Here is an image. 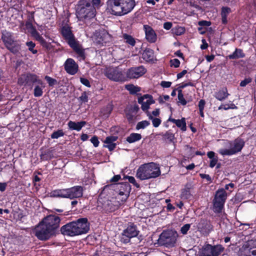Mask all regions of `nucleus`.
I'll return each mask as SVG.
<instances>
[{
    "label": "nucleus",
    "instance_id": "nucleus-1",
    "mask_svg": "<svg viewBox=\"0 0 256 256\" xmlns=\"http://www.w3.org/2000/svg\"><path fill=\"white\" fill-rule=\"evenodd\" d=\"M106 11L115 16H122L130 12L136 6L134 0H108Z\"/></svg>",
    "mask_w": 256,
    "mask_h": 256
},
{
    "label": "nucleus",
    "instance_id": "nucleus-2",
    "mask_svg": "<svg viewBox=\"0 0 256 256\" xmlns=\"http://www.w3.org/2000/svg\"><path fill=\"white\" fill-rule=\"evenodd\" d=\"M90 229L86 218H80L70 222L60 228L62 234L74 236L86 233Z\"/></svg>",
    "mask_w": 256,
    "mask_h": 256
},
{
    "label": "nucleus",
    "instance_id": "nucleus-3",
    "mask_svg": "<svg viewBox=\"0 0 256 256\" xmlns=\"http://www.w3.org/2000/svg\"><path fill=\"white\" fill-rule=\"evenodd\" d=\"M96 10L90 0H80L76 8V15L80 20L90 19L95 16Z\"/></svg>",
    "mask_w": 256,
    "mask_h": 256
},
{
    "label": "nucleus",
    "instance_id": "nucleus-4",
    "mask_svg": "<svg viewBox=\"0 0 256 256\" xmlns=\"http://www.w3.org/2000/svg\"><path fill=\"white\" fill-rule=\"evenodd\" d=\"M160 174L158 164L150 162L142 165L137 170L136 177L141 180L156 178Z\"/></svg>",
    "mask_w": 256,
    "mask_h": 256
},
{
    "label": "nucleus",
    "instance_id": "nucleus-5",
    "mask_svg": "<svg viewBox=\"0 0 256 256\" xmlns=\"http://www.w3.org/2000/svg\"><path fill=\"white\" fill-rule=\"evenodd\" d=\"M61 32L64 39L68 44L76 52L82 60L84 59V53L81 46L76 41L74 34H72L70 28L66 25L62 28Z\"/></svg>",
    "mask_w": 256,
    "mask_h": 256
},
{
    "label": "nucleus",
    "instance_id": "nucleus-6",
    "mask_svg": "<svg viewBox=\"0 0 256 256\" xmlns=\"http://www.w3.org/2000/svg\"><path fill=\"white\" fill-rule=\"evenodd\" d=\"M104 74L113 82H123L126 81L125 69L120 66L107 67L104 70Z\"/></svg>",
    "mask_w": 256,
    "mask_h": 256
},
{
    "label": "nucleus",
    "instance_id": "nucleus-7",
    "mask_svg": "<svg viewBox=\"0 0 256 256\" xmlns=\"http://www.w3.org/2000/svg\"><path fill=\"white\" fill-rule=\"evenodd\" d=\"M178 236V234L175 230H164L160 236L158 244L166 247H172L176 242Z\"/></svg>",
    "mask_w": 256,
    "mask_h": 256
},
{
    "label": "nucleus",
    "instance_id": "nucleus-8",
    "mask_svg": "<svg viewBox=\"0 0 256 256\" xmlns=\"http://www.w3.org/2000/svg\"><path fill=\"white\" fill-rule=\"evenodd\" d=\"M2 40L6 48L14 54L20 53V46L19 42L15 40L12 34L7 31L2 32Z\"/></svg>",
    "mask_w": 256,
    "mask_h": 256
},
{
    "label": "nucleus",
    "instance_id": "nucleus-9",
    "mask_svg": "<svg viewBox=\"0 0 256 256\" xmlns=\"http://www.w3.org/2000/svg\"><path fill=\"white\" fill-rule=\"evenodd\" d=\"M244 145V142L241 138H238L230 142V148H221L218 152L222 156H232L241 151Z\"/></svg>",
    "mask_w": 256,
    "mask_h": 256
},
{
    "label": "nucleus",
    "instance_id": "nucleus-10",
    "mask_svg": "<svg viewBox=\"0 0 256 256\" xmlns=\"http://www.w3.org/2000/svg\"><path fill=\"white\" fill-rule=\"evenodd\" d=\"M226 198L227 194L224 189H219L216 191L213 200V210L215 212H222Z\"/></svg>",
    "mask_w": 256,
    "mask_h": 256
},
{
    "label": "nucleus",
    "instance_id": "nucleus-11",
    "mask_svg": "<svg viewBox=\"0 0 256 256\" xmlns=\"http://www.w3.org/2000/svg\"><path fill=\"white\" fill-rule=\"evenodd\" d=\"M34 232L38 238L41 240H47L52 235L54 234L42 222H40L35 228Z\"/></svg>",
    "mask_w": 256,
    "mask_h": 256
},
{
    "label": "nucleus",
    "instance_id": "nucleus-12",
    "mask_svg": "<svg viewBox=\"0 0 256 256\" xmlns=\"http://www.w3.org/2000/svg\"><path fill=\"white\" fill-rule=\"evenodd\" d=\"M224 250L221 245L204 246L200 252V256H218Z\"/></svg>",
    "mask_w": 256,
    "mask_h": 256
},
{
    "label": "nucleus",
    "instance_id": "nucleus-13",
    "mask_svg": "<svg viewBox=\"0 0 256 256\" xmlns=\"http://www.w3.org/2000/svg\"><path fill=\"white\" fill-rule=\"evenodd\" d=\"M34 82H37L40 85L42 84V82L38 79V76L34 74H22L18 80V83L20 85L30 86Z\"/></svg>",
    "mask_w": 256,
    "mask_h": 256
},
{
    "label": "nucleus",
    "instance_id": "nucleus-14",
    "mask_svg": "<svg viewBox=\"0 0 256 256\" xmlns=\"http://www.w3.org/2000/svg\"><path fill=\"white\" fill-rule=\"evenodd\" d=\"M60 219L55 215L50 214L42 220V222L55 234L56 230L59 227Z\"/></svg>",
    "mask_w": 256,
    "mask_h": 256
},
{
    "label": "nucleus",
    "instance_id": "nucleus-15",
    "mask_svg": "<svg viewBox=\"0 0 256 256\" xmlns=\"http://www.w3.org/2000/svg\"><path fill=\"white\" fill-rule=\"evenodd\" d=\"M138 232L139 231L137 230L136 226L134 224H130L124 230L120 240L126 244L130 242L131 238L136 236Z\"/></svg>",
    "mask_w": 256,
    "mask_h": 256
},
{
    "label": "nucleus",
    "instance_id": "nucleus-16",
    "mask_svg": "<svg viewBox=\"0 0 256 256\" xmlns=\"http://www.w3.org/2000/svg\"><path fill=\"white\" fill-rule=\"evenodd\" d=\"M146 72V69L143 66L131 68L126 72V80L128 79L138 78L143 76Z\"/></svg>",
    "mask_w": 256,
    "mask_h": 256
},
{
    "label": "nucleus",
    "instance_id": "nucleus-17",
    "mask_svg": "<svg viewBox=\"0 0 256 256\" xmlns=\"http://www.w3.org/2000/svg\"><path fill=\"white\" fill-rule=\"evenodd\" d=\"M152 96L150 94H144V96L138 98V102L141 104V108L142 110L146 112H148L150 105L154 103Z\"/></svg>",
    "mask_w": 256,
    "mask_h": 256
},
{
    "label": "nucleus",
    "instance_id": "nucleus-18",
    "mask_svg": "<svg viewBox=\"0 0 256 256\" xmlns=\"http://www.w3.org/2000/svg\"><path fill=\"white\" fill-rule=\"evenodd\" d=\"M83 190V188L81 186H75L66 188L67 198L73 199L80 198L82 196Z\"/></svg>",
    "mask_w": 256,
    "mask_h": 256
},
{
    "label": "nucleus",
    "instance_id": "nucleus-19",
    "mask_svg": "<svg viewBox=\"0 0 256 256\" xmlns=\"http://www.w3.org/2000/svg\"><path fill=\"white\" fill-rule=\"evenodd\" d=\"M64 69L67 73L71 75L75 74L78 71V66L72 58H68L64 64Z\"/></svg>",
    "mask_w": 256,
    "mask_h": 256
},
{
    "label": "nucleus",
    "instance_id": "nucleus-20",
    "mask_svg": "<svg viewBox=\"0 0 256 256\" xmlns=\"http://www.w3.org/2000/svg\"><path fill=\"white\" fill-rule=\"evenodd\" d=\"M144 28L146 40L150 43L155 42L157 40V36L154 30L148 25H144Z\"/></svg>",
    "mask_w": 256,
    "mask_h": 256
},
{
    "label": "nucleus",
    "instance_id": "nucleus-21",
    "mask_svg": "<svg viewBox=\"0 0 256 256\" xmlns=\"http://www.w3.org/2000/svg\"><path fill=\"white\" fill-rule=\"evenodd\" d=\"M119 188V194L121 196H123L122 200L124 202L129 196V194L131 190L130 186L128 182L121 184H120Z\"/></svg>",
    "mask_w": 256,
    "mask_h": 256
},
{
    "label": "nucleus",
    "instance_id": "nucleus-22",
    "mask_svg": "<svg viewBox=\"0 0 256 256\" xmlns=\"http://www.w3.org/2000/svg\"><path fill=\"white\" fill-rule=\"evenodd\" d=\"M117 139L118 137L116 136H108L104 141L106 144L104 146L108 148L110 151L114 150L116 146V144L114 142Z\"/></svg>",
    "mask_w": 256,
    "mask_h": 256
},
{
    "label": "nucleus",
    "instance_id": "nucleus-23",
    "mask_svg": "<svg viewBox=\"0 0 256 256\" xmlns=\"http://www.w3.org/2000/svg\"><path fill=\"white\" fill-rule=\"evenodd\" d=\"M142 58L146 62H152L154 58V52L150 48H146L142 53Z\"/></svg>",
    "mask_w": 256,
    "mask_h": 256
},
{
    "label": "nucleus",
    "instance_id": "nucleus-24",
    "mask_svg": "<svg viewBox=\"0 0 256 256\" xmlns=\"http://www.w3.org/2000/svg\"><path fill=\"white\" fill-rule=\"evenodd\" d=\"M86 124V122L81 121L80 122H75L73 121H69L68 123V128L71 130H76L80 131L82 128Z\"/></svg>",
    "mask_w": 256,
    "mask_h": 256
},
{
    "label": "nucleus",
    "instance_id": "nucleus-25",
    "mask_svg": "<svg viewBox=\"0 0 256 256\" xmlns=\"http://www.w3.org/2000/svg\"><path fill=\"white\" fill-rule=\"evenodd\" d=\"M139 110V107L138 105H134L131 106L128 109H126V116L128 120H132L133 118L134 115L133 114H136Z\"/></svg>",
    "mask_w": 256,
    "mask_h": 256
},
{
    "label": "nucleus",
    "instance_id": "nucleus-26",
    "mask_svg": "<svg viewBox=\"0 0 256 256\" xmlns=\"http://www.w3.org/2000/svg\"><path fill=\"white\" fill-rule=\"evenodd\" d=\"M198 228L204 232L209 233L212 230V226L210 223L202 220L199 224Z\"/></svg>",
    "mask_w": 256,
    "mask_h": 256
},
{
    "label": "nucleus",
    "instance_id": "nucleus-27",
    "mask_svg": "<svg viewBox=\"0 0 256 256\" xmlns=\"http://www.w3.org/2000/svg\"><path fill=\"white\" fill-rule=\"evenodd\" d=\"M192 186L190 184H187L184 188L182 191V197L183 198L188 199L190 198L192 196L190 190Z\"/></svg>",
    "mask_w": 256,
    "mask_h": 256
},
{
    "label": "nucleus",
    "instance_id": "nucleus-28",
    "mask_svg": "<svg viewBox=\"0 0 256 256\" xmlns=\"http://www.w3.org/2000/svg\"><path fill=\"white\" fill-rule=\"evenodd\" d=\"M228 94L227 92L226 88H223L214 94V97L218 100L222 101L225 100L228 96Z\"/></svg>",
    "mask_w": 256,
    "mask_h": 256
},
{
    "label": "nucleus",
    "instance_id": "nucleus-29",
    "mask_svg": "<svg viewBox=\"0 0 256 256\" xmlns=\"http://www.w3.org/2000/svg\"><path fill=\"white\" fill-rule=\"evenodd\" d=\"M50 195L53 197H60L67 198V192L66 189L56 190L52 191Z\"/></svg>",
    "mask_w": 256,
    "mask_h": 256
},
{
    "label": "nucleus",
    "instance_id": "nucleus-30",
    "mask_svg": "<svg viewBox=\"0 0 256 256\" xmlns=\"http://www.w3.org/2000/svg\"><path fill=\"white\" fill-rule=\"evenodd\" d=\"M238 256H250V248L248 244H244L240 249Z\"/></svg>",
    "mask_w": 256,
    "mask_h": 256
},
{
    "label": "nucleus",
    "instance_id": "nucleus-31",
    "mask_svg": "<svg viewBox=\"0 0 256 256\" xmlns=\"http://www.w3.org/2000/svg\"><path fill=\"white\" fill-rule=\"evenodd\" d=\"M142 138L140 134L132 133L126 138V141L129 143H133L140 140Z\"/></svg>",
    "mask_w": 256,
    "mask_h": 256
},
{
    "label": "nucleus",
    "instance_id": "nucleus-32",
    "mask_svg": "<svg viewBox=\"0 0 256 256\" xmlns=\"http://www.w3.org/2000/svg\"><path fill=\"white\" fill-rule=\"evenodd\" d=\"M244 54L240 49L236 48L234 52L230 54L228 57L230 59H238L244 57Z\"/></svg>",
    "mask_w": 256,
    "mask_h": 256
},
{
    "label": "nucleus",
    "instance_id": "nucleus-33",
    "mask_svg": "<svg viewBox=\"0 0 256 256\" xmlns=\"http://www.w3.org/2000/svg\"><path fill=\"white\" fill-rule=\"evenodd\" d=\"M146 114L148 118L152 121L154 127H158L161 124V120L157 118H154L150 112H146Z\"/></svg>",
    "mask_w": 256,
    "mask_h": 256
},
{
    "label": "nucleus",
    "instance_id": "nucleus-34",
    "mask_svg": "<svg viewBox=\"0 0 256 256\" xmlns=\"http://www.w3.org/2000/svg\"><path fill=\"white\" fill-rule=\"evenodd\" d=\"M231 10L229 8L224 7L222 10V22L225 24L227 22V16L230 12Z\"/></svg>",
    "mask_w": 256,
    "mask_h": 256
},
{
    "label": "nucleus",
    "instance_id": "nucleus-35",
    "mask_svg": "<svg viewBox=\"0 0 256 256\" xmlns=\"http://www.w3.org/2000/svg\"><path fill=\"white\" fill-rule=\"evenodd\" d=\"M172 32L174 35L180 36L185 32V28L184 27L176 26L172 30Z\"/></svg>",
    "mask_w": 256,
    "mask_h": 256
},
{
    "label": "nucleus",
    "instance_id": "nucleus-36",
    "mask_svg": "<svg viewBox=\"0 0 256 256\" xmlns=\"http://www.w3.org/2000/svg\"><path fill=\"white\" fill-rule=\"evenodd\" d=\"M126 88L132 94H134L140 91V88L133 84H128L125 86Z\"/></svg>",
    "mask_w": 256,
    "mask_h": 256
},
{
    "label": "nucleus",
    "instance_id": "nucleus-37",
    "mask_svg": "<svg viewBox=\"0 0 256 256\" xmlns=\"http://www.w3.org/2000/svg\"><path fill=\"white\" fill-rule=\"evenodd\" d=\"M176 124L178 127L180 128L182 131L186 130V126L184 118H182L181 120H178Z\"/></svg>",
    "mask_w": 256,
    "mask_h": 256
},
{
    "label": "nucleus",
    "instance_id": "nucleus-38",
    "mask_svg": "<svg viewBox=\"0 0 256 256\" xmlns=\"http://www.w3.org/2000/svg\"><path fill=\"white\" fill-rule=\"evenodd\" d=\"M123 38L125 40L126 43L130 44L132 46H134L136 44L134 39L130 36L127 34H124L123 36Z\"/></svg>",
    "mask_w": 256,
    "mask_h": 256
},
{
    "label": "nucleus",
    "instance_id": "nucleus-39",
    "mask_svg": "<svg viewBox=\"0 0 256 256\" xmlns=\"http://www.w3.org/2000/svg\"><path fill=\"white\" fill-rule=\"evenodd\" d=\"M44 86H43V84L41 85V86H36L34 89V96L36 97H39L42 96L43 94L42 88H44Z\"/></svg>",
    "mask_w": 256,
    "mask_h": 256
},
{
    "label": "nucleus",
    "instance_id": "nucleus-40",
    "mask_svg": "<svg viewBox=\"0 0 256 256\" xmlns=\"http://www.w3.org/2000/svg\"><path fill=\"white\" fill-rule=\"evenodd\" d=\"M150 124L149 122L147 120H142L138 122L136 126V130L140 129H144L146 128V126H148Z\"/></svg>",
    "mask_w": 256,
    "mask_h": 256
},
{
    "label": "nucleus",
    "instance_id": "nucleus-41",
    "mask_svg": "<svg viewBox=\"0 0 256 256\" xmlns=\"http://www.w3.org/2000/svg\"><path fill=\"white\" fill-rule=\"evenodd\" d=\"M64 136V132H63L62 130H60L54 132L51 134L52 138H58L62 136Z\"/></svg>",
    "mask_w": 256,
    "mask_h": 256
},
{
    "label": "nucleus",
    "instance_id": "nucleus-42",
    "mask_svg": "<svg viewBox=\"0 0 256 256\" xmlns=\"http://www.w3.org/2000/svg\"><path fill=\"white\" fill-rule=\"evenodd\" d=\"M178 102L182 105L184 106L186 104L187 102L184 98V95L182 94V90H180L178 91Z\"/></svg>",
    "mask_w": 256,
    "mask_h": 256
},
{
    "label": "nucleus",
    "instance_id": "nucleus-43",
    "mask_svg": "<svg viewBox=\"0 0 256 256\" xmlns=\"http://www.w3.org/2000/svg\"><path fill=\"white\" fill-rule=\"evenodd\" d=\"M26 45L28 47V50L32 52V54H36L37 53V50H34V48L36 46L35 44L32 42H26Z\"/></svg>",
    "mask_w": 256,
    "mask_h": 256
},
{
    "label": "nucleus",
    "instance_id": "nucleus-44",
    "mask_svg": "<svg viewBox=\"0 0 256 256\" xmlns=\"http://www.w3.org/2000/svg\"><path fill=\"white\" fill-rule=\"evenodd\" d=\"M164 138L170 142H172L174 138V134L170 131L166 132L164 135Z\"/></svg>",
    "mask_w": 256,
    "mask_h": 256
},
{
    "label": "nucleus",
    "instance_id": "nucleus-45",
    "mask_svg": "<svg viewBox=\"0 0 256 256\" xmlns=\"http://www.w3.org/2000/svg\"><path fill=\"white\" fill-rule=\"evenodd\" d=\"M32 36L38 40L43 42L44 39L36 30H34L32 32Z\"/></svg>",
    "mask_w": 256,
    "mask_h": 256
},
{
    "label": "nucleus",
    "instance_id": "nucleus-46",
    "mask_svg": "<svg viewBox=\"0 0 256 256\" xmlns=\"http://www.w3.org/2000/svg\"><path fill=\"white\" fill-rule=\"evenodd\" d=\"M190 224H187L184 225L180 228V232L183 234H187L188 231L190 230Z\"/></svg>",
    "mask_w": 256,
    "mask_h": 256
},
{
    "label": "nucleus",
    "instance_id": "nucleus-47",
    "mask_svg": "<svg viewBox=\"0 0 256 256\" xmlns=\"http://www.w3.org/2000/svg\"><path fill=\"white\" fill-rule=\"evenodd\" d=\"M45 79L48 82L50 86H53L56 84V80L48 76H46Z\"/></svg>",
    "mask_w": 256,
    "mask_h": 256
},
{
    "label": "nucleus",
    "instance_id": "nucleus-48",
    "mask_svg": "<svg viewBox=\"0 0 256 256\" xmlns=\"http://www.w3.org/2000/svg\"><path fill=\"white\" fill-rule=\"evenodd\" d=\"M171 66H173L174 68H178L180 64V62L178 60L174 58L170 60V61Z\"/></svg>",
    "mask_w": 256,
    "mask_h": 256
},
{
    "label": "nucleus",
    "instance_id": "nucleus-49",
    "mask_svg": "<svg viewBox=\"0 0 256 256\" xmlns=\"http://www.w3.org/2000/svg\"><path fill=\"white\" fill-rule=\"evenodd\" d=\"M234 107L235 106L233 104H230V106H229L228 104H222L219 106L218 110L224 108L225 110H227L229 108H234Z\"/></svg>",
    "mask_w": 256,
    "mask_h": 256
},
{
    "label": "nucleus",
    "instance_id": "nucleus-50",
    "mask_svg": "<svg viewBox=\"0 0 256 256\" xmlns=\"http://www.w3.org/2000/svg\"><path fill=\"white\" fill-rule=\"evenodd\" d=\"M90 142L94 144V146L97 147L98 146L100 142L96 136H92L90 139Z\"/></svg>",
    "mask_w": 256,
    "mask_h": 256
},
{
    "label": "nucleus",
    "instance_id": "nucleus-51",
    "mask_svg": "<svg viewBox=\"0 0 256 256\" xmlns=\"http://www.w3.org/2000/svg\"><path fill=\"white\" fill-rule=\"evenodd\" d=\"M80 101L82 102H87L88 100V96L86 94V92H84L82 93L80 96L79 98Z\"/></svg>",
    "mask_w": 256,
    "mask_h": 256
},
{
    "label": "nucleus",
    "instance_id": "nucleus-52",
    "mask_svg": "<svg viewBox=\"0 0 256 256\" xmlns=\"http://www.w3.org/2000/svg\"><path fill=\"white\" fill-rule=\"evenodd\" d=\"M126 178L128 180V182L132 184H134L136 187H138L139 186L136 182V180L134 177L132 176H128Z\"/></svg>",
    "mask_w": 256,
    "mask_h": 256
},
{
    "label": "nucleus",
    "instance_id": "nucleus-53",
    "mask_svg": "<svg viewBox=\"0 0 256 256\" xmlns=\"http://www.w3.org/2000/svg\"><path fill=\"white\" fill-rule=\"evenodd\" d=\"M80 81L84 85L86 86L87 87L90 88V82L86 78H80Z\"/></svg>",
    "mask_w": 256,
    "mask_h": 256
},
{
    "label": "nucleus",
    "instance_id": "nucleus-54",
    "mask_svg": "<svg viewBox=\"0 0 256 256\" xmlns=\"http://www.w3.org/2000/svg\"><path fill=\"white\" fill-rule=\"evenodd\" d=\"M92 5L96 9V8H98L100 6L101 0H92Z\"/></svg>",
    "mask_w": 256,
    "mask_h": 256
},
{
    "label": "nucleus",
    "instance_id": "nucleus-55",
    "mask_svg": "<svg viewBox=\"0 0 256 256\" xmlns=\"http://www.w3.org/2000/svg\"><path fill=\"white\" fill-rule=\"evenodd\" d=\"M252 82V79L250 78H247L242 80L240 83L241 86H245L247 84H249Z\"/></svg>",
    "mask_w": 256,
    "mask_h": 256
},
{
    "label": "nucleus",
    "instance_id": "nucleus-56",
    "mask_svg": "<svg viewBox=\"0 0 256 256\" xmlns=\"http://www.w3.org/2000/svg\"><path fill=\"white\" fill-rule=\"evenodd\" d=\"M205 104H206V102H205L204 100H200V101L199 102V103H198L199 110H204Z\"/></svg>",
    "mask_w": 256,
    "mask_h": 256
},
{
    "label": "nucleus",
    "instance_id": "nucleus-57",
    "mask_svg": "<svg viewBox=\"0 0 256 256\" xmlns=\"http://www.w3.org/2000/svg\"><path fill=\"white\" fill-rule=\"evenodd\" d=\"M218 162V158L211 159L210 164V168H214Z\"/></svg>",
    "mask_w": 256,
    "mask_h": 256
},
{
    "label": "nucleus",
    "instance_id": "nucleus-58",
    "mask_svg": "<svg viewBox=\"0 0 256 256\" xmlns=\"http://www.w3.org/2000/svg\"><path fill=\"white\" fill-rule=\"evenodd\" d=\"M172 27V23L170 22H166L164 24V28L166 30H170Z\"/></svg>",
    "mask_w": 256,
    "mask_h": 256
},
{
    "label": "nucleus",
    "instance_id": "nucleus-59",
    "mask_svg": "<svg viewBox=\"0 0 256 256\" xmlns=\"http://www.w3.org/2000/svg\"><path fill=\"white\" fill-rule=\"evenodd\" d=\"M160 111L159 108H156L155 110H153L152 112H150V114H152L153 117H156L158 116L160 114Z\"/></svg>",
    "mask_w": 256,
    "mask_h": 256
},
{
    "label": "nucleus",
    "instance_id": "nucleus-60",
    "mask_svg": "<svg viewBox=\"0 0 256 256\" xmlns=\"http://www.w3.org/2000/svg\"><path fill=\"white\" fill-rule=\"evenodd\" d=\"M172 83L169 82L162 81L161 82V86L164 88H169L170 86Z\"/></svg>",
    "mask_w": 256,
    "mask_h": 256
},
{
    "label": "nucleus",
    "instance_id": "nucleus-61",
    "mask_svg": "<svg viewBox=\"0 0 256 256\" xmlns=\"http://www.w3.org/2000/svg\"><path fill=\"white\" fill-rule=\"evenodd\" d=\"M200 176L202 178H204L207 180L208 182L211 181V178L208 174H200Z\"/></svg>",
    "mask_w": 256,
    "mask_h": 256
},
{
    "label": "nucleus",
    "instance_id": "nucleus-62",
    "mask_svg": "<svg viewBox=\"0 0 256 256\" xmlns=\"http://www.w3.org/2000/svg\"><path fill=\"white\" fill-rule=\"evenodd\" d=\"M187 73L186 70H183L181 72L178 73L177 74V78L178 79L184 76V75H185Z\"/></svg>",
    "mask_w": 256,
    "mask_h": 256
},
{
    "label": "nucleus",
    "instance_id": "nucleus-63",
    "mask_svg": "<svg viewBox=\"0 0 256 256\" xmlns=\"http://www.w3.org/2000/svg\"><path fill=\"white\" fill-rule=\"evenodd\" d=\"M214 154H215L214 152L212 151L209 152L207 154L208 156L210 159H212V158H217V157L214 156Z\"/></svg>",
    "mask_w": 256,
    "mask_h": 256
},
{
    "label": "nucleus",
    "instance_id": "nucleus-64",
    "mask_svg": "<svg viewBox=\"0 0 256 256\" xmlns=\"http://www.w3.org/2000/svg\"><path fill=\"white\" fill-rule=\"evenodd\" d=\"M202 43L203 44L202 45H201L200 46V48L202 49V50H205L206 49L208 46V44L206 42V40H202Z\"/></svg>",
    "mask_w": 256,
    "mask_h": 256
}]
</instances>
